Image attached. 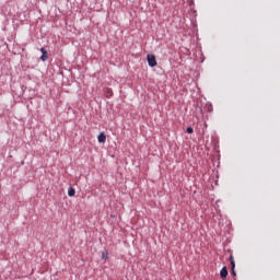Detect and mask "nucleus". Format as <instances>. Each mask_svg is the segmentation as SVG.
Masks as SVG:
<instances>
[{
    "mask_svg": "<svg viewBox=\"0 0 280 280\" xmlns=\"http://www.w3.org/2000/svg\"><path fill=\"white\" fill-rule=\"evenodd\" d=\"M147 61H148L149 67H151V68H155L156 66H159V62L156 61V56H154L152 54H148Z\"/></svg>",
    "mask_w": 280,
    "mask_h": 280,
    "instance_id": "1",
    "label": "nucleus"
},
{
    "mask_svg": "<svg viewBox=\"0 0 280 280\" xmlns=\"http://www.w3.org/2000/svg\"><path fill=\"white\" fill-rule=\"evenodd\" d=\"M186 132L189 133V135H191V133L194 132L192 127H188V128L186 129Z\"/></svg>",
    "mask_w": 280,
    "mask_h": 280,
    "instance_id": "8",
    "label": "nucleus"
},
{
    "mask_svg": "<svg viewBox=\"0 0 280 280\" xmlns=\"http://www.w3.org/2000/svg\"><path fill=\"white\" fill-rule=\"evenodd\" d=\"M40 52H42L40 60L43 62H46L48 60V51L46 50L45 47H42Z\"/></svg>",
    "mask_w": 280,
    "mask_h": 280,
    "instance_id": "2",
    "label": "nucleus"
},
{
    "mask_svg": "<svg viewBox=\"0 0 280 280\" xmlns=\"http://www.w3.org/2000/svg\"><path fill=\"white\" fill-rule=\"evenodd\" d=\"M220 276H221L222 279H225L228 277V269H226V267H223L221 269Z\"/></svg>",
    "mask_w": 280,
    "mask_h": 280,
    "instance_id": "6",
    "label": "nucleus"
},
{
    "mask_svg": "<svg viewBox=\"0 0 280 280\" xmlns=\"http://www.w3.org/2000/svg\"><path fill=\"white\" fill-rule=\"evenodd\" d=\"M230 262H231V267H232V275L236 276V273H235V261H234V258H233L232 254L230 256Z\"/></svg>",
    "mask_w": 280,
    "mask_h": 280,
    "instance_id": "4",
    "label": "nucleus"
},
{
    "mask_svg": "<svg viewBox=\"0 0 280 280\" xmlns=\"http://www.w3.org/2000/svg\"><path fill=\"white\" fill-rule=\"evenodd\" d=\"M106 96H107V97L113 96V90L107 89Z\"/></svg>",
    "mask_w": 280,
    "mask_h": 280,
    "instance_id": "7",
    "label": "nucleus"
},
{
    "mask_svg": "<svg viewBox=\"0 0 280 280\" xmlns=\"http://www.w3.org/2000/svg\"><path fill=\"white\" fill-rule=\"evenodd\" d=\"M75 194H77V190H75L74 187H70V188L68 189V196H69V197H74Z\"/></svg>",
    "mask_w": 280,
    "mask_h": 280,
    "instance_id": "5",
    "label": "nucleus"
},
{
    "mask_svg": "<svg viewBox=\"0 0 280 280\" xmlns=\"http://www.w3.org/2000/svg\"><path fill=\"white\" fill-rule=\"evenodd\" d=\"M98 143H106V135L104 132H101L97 137Z\"/></svg>",
    "mask_w": 280,
    "mask_h": 280,
    "instance_id": "3",
    "label": "nucleus"
}]
</instances>
